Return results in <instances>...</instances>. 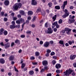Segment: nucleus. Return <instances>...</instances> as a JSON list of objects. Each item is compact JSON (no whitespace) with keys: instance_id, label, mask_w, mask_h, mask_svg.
Returning <instances> with one entry per match:
<instances>
[{"instance_id":"nucleus-1","label":"nucleus","mask_w":76,"mask_h":76,"mask_svg":"<svg viewBox=\"0 0 76 76\" xmlns=\"http://www.w3.org/2000/svg\"><path fill=\"white\" fill-rule=\"evenodd\" d=\"M73 72L72 73V72ZM72 73V76H75V73L73 70L72 69H69L68 70H66V71L64 72V76H69V75H71Z\"/></svg>"},{"instance_id":"nucleus-2","label":"nucleus","mask_w":76,"mask_h":76,"mask_svg":"<svg viewBox=\"0 0 76 76\" xmlns=\"http://www.w3.org/2000/svg\"><path fill=\"white\" fill-rule=\"evenodd\" d=\"M21 6H22V4L20 3H19L18 4H15L14 6V9L15 10H17L18 9V8H20L21 7Z\"/></svg>"},{"instance_id":"nucleus-3","label":"nucleus","mask_w":76,"mask_h":76,"mask_svg":"<svg viewBox=\"0 0 76 76\" xmlns=\"http://www.w3.org/2000/svg\"><path fill=\"white\" fill-rule=\"evenodd\" d=\"M65 31H67L66 32V34H68V35H70V33H71L72 29L68 28H66Z\"/></svg>"},{"instance_id":"nucleus-4","label":"nucleus","mask_w":76,"mask_h":76,"mask_svg":"<svg viewBox=\"0 0 76 76\" xmlns=\"http://www.w3.org/2000/svg\"><path fill=\"white\" fill-rule=\"evenodd\" d=\"M50 45V43L48 42H46L44 44L43 46L44 47H48Z\"/></svg>"},{"instance_id":"nucleus-5","label":"nucleus","mask_w":76,"mask_h":76,"mask_svg":"<svg viewBox=\"0 0 76 76\" xmlns=\"http://www.w3.org/2000/svg\"><path fill=\"white\" fill-rule=\"evenodd\" d=\"M75 21V19H72V18H69L68 21V22L70 24L72 23H74V22Z\"/></svg>"},{"instance_id":"nucleus-6","label":"nucleus","mask_w":76,"mask_h":76,"mask_svg":"<svg viewBox=\"0 0 76 76\" xmlns=\"http://www.w3.org/2000/svg\"><path fill=\"white\" fill-rule=\"evenodd\" d=\"M48 34H52V33H53V31L52 29H51V28H48Z\"/></svg>"},{"instance_id":"nucleus-7","label":"nucleus","mask_w":76,"mask_h":76,"mask_svg":"<svg viewBox=\"0 0 76 76\" xmlns=\"http://www.w3.org/2000/svg\"><path fill=\"white\" fill-rule=\"evenodd\" d=\"M31 4L34 6H35V5L37 4V2L35 1V0H32L31 1Z\"/></svg>"},{"instance_id":"nucleus-8","label":"nucleus","mask_w":76,"mask_h":76,"mask_svg":"<svg viewBox=\"0 0 76 76\" xmlns=\"http://www.w3.org/2000/svg\"><path fill=\"white\" fill-rule=\"evenodd\" d=\"M76 56L75 55H71L70 56V60H74L76 58Z\"/></svg>"},{"instance_id":"nucleus-9","label":"nucleus","mask_w":76,"mask_h":76,"mask_svg":"<svg viewBox=\"0 0 76 76\" xmlns=\"http://www.w3.org/2000/svg\"><path fill=\"white\" fill-rule=\"evenodd\" d=\"M4 4H5V6L9 5V1L7 0L5 1H4Z\"/></svg>"},{"instance_id":"nucleus-10","label":"nucleus","mask_w":76,"mask_h":76,"mask_svg":"<svg viewBox=\"0 0 76 76\" xmlns=\"http://www.w3.org/2000/svg\"><path fill=\"white\" fill-rule=\"evenodd\" d=\"M55 67L56 69H60L61 67V65L59 64H56Z\"/></svg>"},{"instance_id":"nucleus-11","label":"nucleus","mask_w":76,"mask_h":76,"mask_svg":"<svg viewBox=\"0 0 76 76\" xmlns=\"http://www.w3.org/2000/svg\"><path fill=\"white\" fill-rule=\"evenodd\" d=\"M67 1H65L64 2L63 5L62 6V7H63V9H64V7H65V6L67 5Z\"/></svg>"},{"instance_id":"nucleus-12","label":"nucleus","mask_w":76,"mask_h":76,"mask_svg":"<svg viewBox=\"0 0 76 76\" xmlns=\"http://www.w3.org/2000/svg\"><path fill=\"white\" fill-rule=\"evenodd\" d=\"M14 57L13 55H11L9 57V59L10 61H12V60H14Z\"/></svg>"},{"instance_id":"nucleus-13","label":"nucleus","mask_w":76,"mask_h":76,"mask_svg":"<svg viewBox=\"0 0 76 76\" xmlns=\"http://www.w3.org/2000/svg\"><path fill=\"white\" fill-rule=\"evenodd\" d=\"M42 64L43 66H45L47 64H48V62L47 61H44L42 62Z\"/></svg>"},{"instance_id":"nucleus-14","label":"nucleus","mask_w":76,"mask_h":76,"mask_svg":"<svg viewBox=\"0 0 76 76\" xmlns=\"http://www.w3.org/2000/svg\"><path fill=\"white\" fill-rule=\"evenodd\" d=\"M10 43H7L4 46L5 47V48H7L8 47H10Z\"/></svg>"},{"instance_id":"nucleus-15","label":"nucleus","mask_w":76,"mask_h":76,"mask_svg":"<svg viewBox=\"0 0 76 76\" xmlns=\"http://www.w3.org/2000/svg\"><path fill=\"white\" fill-rule=\"evenodd\" d=\"M0 63L1 64H4V60L3 58H1L0 59Z\"/></svg>"},{"instance_id":"nucleus-16","label":"nucleus","mask_w":76,"mask_h":76,"mask_svg":"<svg viewBox=\"0 0 76 76\" xmlns=\"http://www.w3.org/2000/svg\"><path fill=\"white\" fill-rule=\"evenodd\" d=\"M3 31H4L3 29L1 28L0 29V35L3 34Z\"/></svg>"},{"instance_id":"nucleus-17","label":"nucleus","mask_w":76,"mask_h":76,"mask_svg":"<svg viewBox=\"0 0 76 76\" xmlns=\"http://www.w3.org/2000/svg\"><path fill=\"white\" fill-rule=\"evenodd\" d=\"M19 12H20V14H21V15H25V13L24 12V11H23V10L20 11Z\"/></svg>"},{"instance_id":"nucleus-18","label":"nucleus","mask_w":76,"mask_h":76,"mask_svg":"<svg viewBox=\"0 0 76 76\" xmlns=\"http://www.w3.org/2000/svg\"><path fill=\"white\" fill-rule=\"evenodd\" d=\"M20 20L21 23H23L25 22V20L23 19L22 18H20Z\"/></svg>"},{"instance_id":"nucleus-19","label":"nucleus","mask_w":76,"mask_h":76,"mask_svg":"<svg viewBox=\"0 0 76 76\" xmlns=\"http://www.w3.org/2000/svg\"><path fill=\"white\" fill-rule=\"evenodd\" d=\"M20 40L17 39L15 41V43L16 44H20Z\"/></svg>"},{"instance_id":"nucleus-20","label":"nucleus","mask_w":76,"mask_h":76,"mask_svg":"<svg viewBox=\"0 0 76 76\" xmlns=\"http://www.w3.org/2000/svg\"><path fill=\"white\" fill-rule=\"evenodd\" d=\"M28 15L31 16V15H32V12L29 11H28Z\"/></svg>"},{"instance_id":"nucleus-21","label":"nucleus","mask_w":76,"mask_h":76,"mask_svg":"<svg viewBox=\"0 0 76 76\" xmlns=\"http://www.w3.org/2000/svg\"><path fill=\"white\" fill-rule=\"evenodd\" d=\"M10 29H14L15 28V26L13 25H11L10 26Z\"/></svg>"},{"instance_id":"nucleus-22","label":"nucleus","mask_w":76,"mask_h":76,"mask_svg":"<svg viewBox=\"0 0 76 76\" xmlns=\"http://www.w3.org/2000/svg\"><path fill=\"white\" fill-rule=\"evenodd\" d=\"M56 17H57V15H55V16L52 17V19H53V21H55L56 19Z\"/></svg>"},{"instance_id":"nucleus-23","label":"nucleus","mask_w":76,"mask_h":76,"mask_svg":"<svg viewBox=\"0 0 76 76\" xmlns=\"http://www.w3.org/2000/svg\"><path fill=\"white\" fill-rule=\"evenodd\" d=\"M45 27H46V28H47V27H48L49 26V24H48V23L47 22L45 23Z\"/></svg>"},{"instance_id":"nucleus-24","label":"nucleus","mask_w":76,"mask_h":76,"mask_svg":"<svg viewBox=\"0 0 76 76\" xmlns=\"http://www.w3.org/2000/svg\"><path fill=\"white\" fill-rule=\"evenodd\" d=\"M29 74L30 75H32L34 74V71H30L29 72Z\"/></svg>"},{"instance_id":"nucleus-25","label":"nucleus","mask_w":76,"mask_h":76,"mask_svg":"<svg viewBox=\"0 0 76 76\" xmlns=\"http://www.w3.org/2000/svg\"><path fill=\"white\" fill-rule=\"evenodd\" d=\"M62 22H63V20L61 19H60L58 21V23H60V24L62 23Z\"/></svg>"},{"instance_id":"nucleus-26","label":"nucleus","mask_w":76,"mask_h":76,"mask_svg":"<svg viewBox=\"0 0 76 76\" xmlns=\"http://www.w3.org/2000/svg\"><path fill=\"white\" fill-rule=\"evenodd\" d=\"M35 54L36 56H39V53L38 52H36Z\"/></svg>"},{"instance_id":"nucleus-27","label":"nucleus","mask_w":76,"mask_h":76,"mask_svg":"<svg viewBox=\"0 0 76 76\" xmlns=\"http://www.w3.org/2000/svg\"><path fill=\"white\" fill-rule=\"evenodd\" d=\"M53 64V65H54L56 63V61H55V60H53L52 62Z\"/></svg>"},{"instance_id":"nucleus-28","label":"nucleus","mask_w":76,"mask_h":76,"mask_svg":"<svg viewBox=\"0 0 76 76\" xmlns=\"http://www.w3.org/2000/svg\"><path fill=\"white\" fill-rule=\"evenodd\" d=\"M26 33L28 35H29V34H31V31H26Z\"/></svg>"},{"instance_id":"nucleus-29","label":"nucleus","mask_w":76,"mask_h":76,"mask_svg":"<svg viewBox=\"0 0 76 76\" xmlns=\"http://www.w3.org/2000/svg\"><path fill=\"white\" fill-rule=\"evenodd\" d=\"M16 23H17V24H20V21L19 20H16Z\"/></svg>"},{"instance_id":"nucleus-30","label":"nucleus","mask_w":76,"mask_h":76,"mask_svg":"<svg viewBox=\"0 0 76 76\" xmlns=\"http://www.w3.org/2000/svg\"><path fill=\"white\" fill-rule=\"evenodd\" d=\"M55 9L57 10H59L60 9V6H56L55 7Z\"/></svg>"},{"instance_id":"nucleus-31","label":"nucleus","mask_w":76,"mask_h":76,"mask_svg":"<svg viewBox=\"0 0 76 76\" xmlns=\"http://www.w3.org/2000/svg\"><path fill=\"white\" fill-rule=\"evenodd\" d=\"M59 44H61L62 45H63V44L64 43V41H63L61 40L59 42Z\"/></svg>"},{"instance_id":"nucleus-32","label":"nucleus","mask_w":76,"mask_h":76,"mask_svg":"<svg viewBox=\"0 0 76 76\" xmlns=\"http://www.w3.org/2000/svg\"><path fill=\"white\" fill-rule=\"evenodd\" d=\"M57 22H55L53 23H52V25L54 26H56L58 24Z\"/></svg>"},{"instance_id":"nucleus-33","label":"nucleus","mask_w":76,"mask_h":76,"mask_svg":"<svg viewBox=\"0 0 76 76\" xmlns=\"http://www.w3.org/2000/svg\"><path fill=\"white\" fill-rule=\"evenodd\" d=\"M47 53L49 54V53H51V50L50 49H48L47 50Z\"/></svg>"},{"instance_id":"nucleus-34","label":"nucleus","mask_w":76,"mask_h":76,"mask_svg":"<svg viewBox=\"0 0 76 76\" xmlns=\"http://www.w3.org/2000/svg\"><path fill=\"white\" fill-rule=\"evenodd\" d=\"M25 64L23 63L22 64V66H21V68L22 69H23V67H25Z\"/></svg>"},{"instance_id":"nucleus-35","label":"nucleus","mask_w":76,"mask_h":76,"mask_svg":"<svg viewBox=\"0 0 76 76\" xmlns=\"http://www.w3.org/2000/svg\"><path fill=\"white\" fill-rule=\"evenodd\" d=\"M65 16H66V17H67L69 15V12H66V13H65Z\"/></svg>"},{"instance_id":"nucleus-36","label":"nucleus","mask_w":76,"mask_h":76,"mask_svg":"<svg viewBox=\"0 0 76 76\" xmlns=\"http://www.w3.org/2000/svg\"><path fill=\"white\" fill-rule=\"evenodd\" d=\"M1 14L2 16H4V12H1Z\"/></svg>"},{"instance_id":"nucleus-37","label":"nucleus","mask_w":76,"mask_h":76,"mask_svg":"<svg viewBox=\"0 0 76 76\" xmlns=\"http://www.w3.org/2000/svg\"><path fill=\"white\" fill-rule=\"evenodd\" d=\"M66 29H65V30H64L62 31H61V32L62 33H63V34H64V33L66 32Z\"/></svg>"},{"instance_id":"nucleus-38","label":"nucleus","mask_w":76,"mask_h":76,"mask_svg":"<svg viewBox=\"0 0 76 76\" xmlns=\"http://www.w3.org/2000/svg\"><path fill=\"white\" fill-rule=\"evenodd\" d=\"M4 35H7V31H4Z\"/></svg>"},{"instance_id":"nucleus-39","label":"nucleus","mask_w":76,"mask_h":76,"mask_svg":"<svg viewBox=\"0 0 76 76\" xmlns=\"http://www.w3.org/2000/svg\"><path fill=\"white\" fill-rule=\"evenodd\" d=\"M56 72L57 73H60V70H57L56 71Z\"/></svg>"},{"instance_id":"nucleus-40","label":"nucleus","mask_w":76,"mask_h":76,"mask_svg":"<svg viewBox=\"0 0 76 76\" xmlns=\"http://www.w3.org/2000/svg\"><path fill=\"white\" fill-rule=\"evenodd\" d=\"M36 19V17H35V16H34V17H33V18L32 20V21L34 22L35 20Z\"/></svg>"},{"instance_id":"nucleus-41","label":"nucleus","mask_w":76,"mask_h":76,"mask_svg":"<svg viewBox=\"0 0 76 76\" xmlns=\"http://www.w3.org/2000/svg\"><path fill=\"white\" fill-rule=\"evenodd\" d=\"M44 68L45 69V70H47L48 69V67L46 66H44Z\"/></svg>"},{"instance_id":"nucleus-42","label":"nucleus","mask_w":76,"mask_h":76,"mask_svg":"<svg viewBox=\"0 0 76 76\" xmlns=\"http://www.w3.org/2000/svg\"><path fill=\"white\" fill-rule=\"evenodd\" d=\"M40 11H41V8H39L37 10V13H38V12H40Z\"/></svg>"},{"instance_id":"nucleus-43","label":"nucleus","mask_w":76,"mask_h":76,"mask_svg":"<svg viewBox=\"0 0 76 76\" xmlns=\"http://www.w3.org/2000/svg\"><path fill=\"white\" fill-rule=\"evenodd\" d=\"M12 25H15V21H12Z\"/></svg>"},{"instance_id":"nucleus-44","label":"nucleus","mask_w":76,"mask_h":76,"mask_svg":"<svg viewBox=\"0 0 76 76\" xmlns=\"http://www.w3.org/2000/svg\"><path fill=\"white\" fill-rule=\"evenodd\" d=\"M13 19L14 20H17V17H13Z\"/></svg>"},{"instance_id":"nucleus-45","label":"nucleus","mask_w":76,"mask_h":76,"mask_svg":"<svg viewBox=\"0 0 76 76\" xmlns=\"http://www.w3.org/2000/svg\"><path fill=\"white\" fill-rule=\"evenodd\" d=\"M54 54H55V53L53 52H52L50 53L51 56H53V55H54Z\"/></svg>"},{"instance_id":"nucleus-46","label":"nucleus","mask_w":76,"mask_h":76,"mask_svg":"<svg viewBox=\"0 0 76 76\" xmlns=\"http://www.w3.org/2000/svg\"><path fill=\"white\" fill-rule=\"evenodd\" d=\"M28 20H31V17L30 16H28L27 17Z\"/></svg>"},{"instance_id":"nucleus-47","label":"nucleus","mask_w":76,"mask_h":76,"mask_svg":"<svg viewBox=\"0 0 76 76\" xmlns=\"http://www.w3.org/2000/svg\"><path fill=\"white\" fill-rule=\"evenodd\" d=\"M31 60H34L35 59V57L34 56H31L30 58Z\"/></svg>"},{"instance_id":"nucleus-48","label":"nucleus","mask_w":76,"mask_h":76,"mask_svg":"<svg viewBox=\"0 0 76 76\" xmlns=\"http://www.w3.org/2000/svg\"><path fill=\"white\" fill-rule=\"evenodd\" d=\"M49 7H51L52 6V3L50 2L48 4Z\"/></svg>"},{"instance_id":"nucleus-49","label":"nucleus","mask_w":76,"mask_h":76,"mask_svg":"<svg viewBox=\"0 0 76 76\" xmlns=\"http://www.w3.org/2000/svg\"><path fill=\"white\" fill-rule=\"evenodd\" d=\"M11 15L12 16H15V13H14V12H12L11 14Z\"/></svg>"},{"instance_id":"nucleus-50","label":"nucleus","mask_w":76,"mask_h":76,"mask_svg":"<svg viewBox=\"0 0 76 76\" xmlns=\"http://www.w3.org/2000/svg\"><path fill=\"white\" fill-rule=\"evenodd\" d=\"M73 65L74 67H76V62L74 63L73 64Z\"/></svg>"},{"instance_id":"nucleus-51","label":"nucleus","mask_w":76,"mask_h":76,"mask_svg":"<svg viewBox=\"0 0 76 76\" xmlns=\"http://www.w3.org/2000/svg\"><path fill=\"white\" fill-rule=\"evenodd\" d=\"M57 28H55L53 29V31L54 32H57Z\"/></svg>"},{"instance_id":"nucleus-52","label":"nucleus","mask_w":76,"mask_h":76,"mask_svg":"<svg viewBox=\"0 0 76 76\" xmlns=\"http://www.w3.org/2000/svg\"><path fill=\"white\" fill-rule=\"evenodd\" d=\"M26 23H29V20H26Z\"/></svg>"},{"instance_id":"nucleus-53","label":"nucleus","mask_w":76,"mask_h":76,"mask_svg":"<svg viewBox=\"0 0 76 76\" xmlns=\"http://www.w3.org/2000/svg\"><path fill=\"white\" fill-rule=\"evenodd\" d=\"M62 17L63 18H66V15H62Z\"/></svg>"},{"instance_id":"nucleus-54","label":"nucleus","mask_w":76,"mask_h":76,"mask_svg":"<svg viewBox=\"0 0 76 76\" xmlns=\"http://www.w3.org/2000/svg\"><path fill=\"white\" fill-rule=\"evenodd\" d=\"M20 37L21 38H24V37H25V35H21L20 36Z\"/></svg>"},{"instance_id":"nucleus-55","label":"nucleus","mask_w":76,"mask_h":76,"mask_svg":"<svg viewBox=\"0 0 76 76\" xmlns=\"http://www.w3.org/2000/svg\"><path fill=\"white\" fill-rule=\"evenodd\" d=\"M40 44H41V45H42V44H43V41H41L39 42Z\"/></svg>"},{"instance_id":"nucleus-56","label":"nucleus","mask_w":76,"mask_h":76,"mask_svg":"<svg viewBox=\"0 0 76 76\" xmlns=\"http://www.w3.org/2000/svg\"><path fill=\"white\" fill-rule=\"evenodd\" d=\"M14 69L15 72H18V69H16V68L15 66H14Z\"/></svg>"},{"instance_id":"nucleus-57","label":"nucleus","mask_w":76,"mask_h":76,"mask_svg":"<svg viewBox=\"0 0 76 76\" xmlns=\"http://www.w3.org/2000/svg\"><path fill=\"white\" fill-rule=\"evenodd\" d=\"M73 8H74V7L73 6H71L69 7V9H73Z\"/></svg>"},{"instance_id":"nucleus-58","label":"nucleus","mask_w":76,"mask_h":76,"mask_svg":"<svg viewBox=\"0 0 76 76\" xmlns=\"http://www.w3.org/2000/svg\"><path fill=\"white\" fill-rule=\"evenodd\" d=\"M20 25H18L17 26H16V28H19V27H20Z\"/></svg>"},{"instance_id":"nucleus-59","label":"nucleus","mask_w":76,"mask_h":76,"mask_svg":"<svg viewBox=\"0 0 76 76\" xmlns=\"http://www.w3.org/2000/svg\"><path fill=\"white\" fill-rule=\"evenodd\" d=\"M68 43L69 44V45H72V42L70 41H69Z\"/></svg>"},{"instance_id":"nucleus-60","label":"nucleus","mask_w":76,"mask_h":76,"mask_svg":"<svg viewBox=\"0 0 76 76\" xmlns=\"http://www.w3.org/2000/svg\"><path fill=\"white\" fill-rule=\"evenodd\" d=\"M0 44L2 46H4V44H3V42H1L0 43Z\"/></svg>"},{"instance_id":"nucleus-61","label":"nucleus","mask_w":76,"mask_h":76,"mask_svg":"<svg viewBox=\"0 0 76 76\" xmlns=\"http://www.w3.org/2000/svg\"><path fill=\"white\" fill-rule=\"evenodd\" d=\"M8 76H11L12 75V73L11 72H9L8 73Z\"/></svg>"},{"instance_id":"nucleus-62","label":"nucleus","mask_w":76,"mask_h":76,"mask_svg":"<svg viewBox=\"0 0 76 76\" xmlns=\"http://www.w3.org/2000/svg\"><path fill=\"white\" fill-rule=\"evenodd\" d=\"M56 28H59V26L58 24L56 25Z\"/></svg>"},{"instance_id":"nucleus-63","label":"nucleus","mask_w":76,"mask_h":76,"mask_svg":"<svg viewBox=\"0 0 76 76\" xmlns=\"http://www.w3.org/2000/svg\"><path fill=\"white\" fill-rule=\"evenodd\" d=\"M47 76H51V74L50 73L47 74Z\"/></svg>"},{"instance_id":"nucleus-64","label":"nucleus","mask_w":76,"mask_h":76,"mask_svg":"<svg viewBox=\"0 0 76 76\" xmlns=\"http://www.w3.org/2000/svg\"><path fill=\"white\" fill-rule=\"evenodd\" d=\"M72 31H73V32H76V30L74 29Z\"/></svg>"}]
</instances>
